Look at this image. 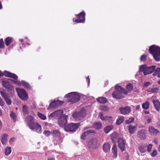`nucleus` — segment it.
I'll return each instance as SVG.
<instances>
[{
	"mask_svg": "<svg viewBox=\"0 0 160 160\" xmlns=\"http://www.w3.org/2000/svg\"><path fill=\"white\" fill-rule=\"evenodd\" d=\"M157 154V151L156 150H154L151 153V155L152 157H154L156 156Z\"/></svg>",
	"mask_w": 160,
	"mask_h": 160,
	"instance_id": "49",
	"label": "nucleus"
},
{
	"mask_svg": "<svg viewBox=\"0 0 160 160\" xmlns=\"http://www.w3.org/2000/svg\"><path fill=\"white\" fill-rule=\"evenodd\" d=\"M14 83V84H16L18 86H21V82H20L19 81H13Z\"/></svg>",
	"mask_w": 160,
	"mask_h": 160,
	"instance_id": "55",
	"label": "nucleus"
},
{
	"mask_svg": "<svg viewBox=\"0 0 160 160\" xmlns=\"http://www.w3.org/2000/svg\"><path fill=\"white\" fill-rule=\"evenodd\" d=\"M144 112L145 114H148L149 113V112L147 111H145Z\"/></svg>",
	"mask_w": 160,
	"mask_h": 160,
	"instance_id": "62",
	"label": "nucleus"
},
{
	"mask_svg": "<svg viewBox=\"0 0 160 160\" xmlns=\"http://www.w3.org/2000/svg\"><path fill=\"white\" fill-rule=\"evenodd\" d=\"M4 42L3 39H0V48H2L4 47Z\"/></svg>",
	"mask_w": 160,
	"mask_h": 160,
	"instance_id": "50",
	"label": "nucleus"
},
{
	"mask_svg": "<svg viewBox=\"0 0 160 160\" xmlns=\"http://www.w3.org/2000/svg\"><path fill=\"white\" fill-rule=\"evenodd\" d=\"M8 136V134L6 133H4L2 135L1 141L3 144L5 145L7 143Z\"/></svg>",
	"mask_w": 160,
	"mask_h": 160,
	"instance_id": "26",
	"label": "nucleus"
},
{
	"mask_svg": "<svg viewBox=\"0 0 160 160\" xmlns=\"http://www.w3.org/2000/svg\"><path fill=\"white\" fill-rule=\"evenodd\" d=\"M90 128L89 127H85L83 129V131L85 130H86L88 129L89 128Z\"/></svg>",
	"mask_w": 160,
	"mask_h": 160,
	"instance_id": "61",
	"label": "nucleus"
},
{
	"mask_svg": "<svg viewBox=\"0 0 160 160\" xmlns=\"http://www.w3.org/2000/svg\"><path fill=\"white\" fill-rule=\"evenodd\" d=\"M140 108V105H137L136 108V110H138Z\"/></svg>",
	"mask_w": 160,
	"mask_h": 160,
	"instance_id": "59",
	"label": "nucleus"
},
{
	"mask_svg": "<svg viewBox=\"0 0 160 160\" xmlns=\"http://www.w3.org/2000/svg\"><path fill=\"white\" fill-rule=\"evenodd\" d=\"M135 120V118L133 117L130 118L126 120V124H129L133 122Z\"/></svg>",
	"mask_w": 160,
	"mask_h": 160,
	"instance_id": "43",
	"label": "nucleus"
},
{
	"mask_svg": "<svg viewBox=\"0 0 160 160\" xmlns=\"http://www.w3.org/2000/svg\"><path fill=\"white\" fill-rule=\"evenodd\" d=\"M38 117L42 120H44L46 118V116L40 112H38Z\"/></svg>",
	"mask_w": 160,
	"mask_h": 160,
	"instance_id": "46",
	"label": "nucleus"
},
{
	"mask_svg": "<svg viewBox=\"0 0 160 160\" xmlns=\"http://www.w3.org/2000/svg\"><path fill=\"white\" fill-rule=\"evenodd\" d=\"M123 90L122 91V95L123 94L124 95H127L128 93V92L125 89L123 88Z\"/></svg>",
	"mask_w": 160,
	"mask_h": 160,
	"instance_id": "54",
	"label": "nucleus"
},
{
	"mask_svg": "<svg viewBox=\"0 0 160 160\" xmlns=\"http://www.w3.org/2000/svg\"><path fill=\"white\" fill-rule=\"evenodd\" d=\"M111 138L112 142L114 143L112 149V152L113 153L115 157L116 158L118 156V153L117 145L115 143L117 140L119 138V135L117 132H115L111 134Z\"/></svg>",
	"mask_w": 160,
	"mask_h": 160,
	"instance_id": "3",
	"label": "nucleus"
},
{
	"mask_svg": "<svg viewBox=\"0 0 160 160\" xmlns=\"http://www.w3.org/2000/svg\"><path fill=\"white\" fill-rule=\"evenodd\" d=\"M0 93L6 104L8 105H11L12 103V101L10 98L9 94L5 90L0 91Z\"/></svg>",
	"mask_w": 160,
	"mask_h": 160,
	"instance_id": "9",
	"label": "nucleus"
},
{
	"mask_svg": "<svg viewBox=\"0 0 160 160\" xmlns=\"http://www.w3.org/2000/svg\"><path fill=\"white\" fill-rule=\"evenodd\" d=\"M153 71H139L140 73L143 72L145 76L151 74Z\"/></svg>",
	"mask_w": 160,
	"mask_h": 160,
	"instance_id": "39",
	"label": "nucleus"
},
{
	"mask_svg": "<svg viewBox=\"0 0 160 160\" xmlns=\"http://www.w3.org/2000/svg\"><path fill=\"white\" fill-rule=\"evenodd\" d=\"M2 123L0 120V130H1L2 129Z\"/></svg>",
	"mask_w": 160,
	"mask_h": 160,
	"instance_id": "60",
	"label": "nucleus"
},
{
	"mask_svg": "<svg viewBox=\"0 0 160 160\" xmlns=\"http://www.w3.org/2000/svg\"><path fill=\"white\" fill-rule=\"evenodd\" d=\"M2 86L8 89L11 94L13 93L14 92V87L9 83L8 81L3 80L2 81Z\"/></svg>",
	"mask_w": 160,
	"mask_h": 160,
	"instance_id": "11",
	"label": "nucleus"
},
{
	"mask_svg": "<svg viewBox=\"0 0 160 160\" xmlns=\"http://www.w3.org/2000/svg\"><path fill=\"white\" fill-rule=\"evenodd\" d=\"M21 83L25 88H27L29 90L32 89V87L26 81L22 80L21 81Z\"/></svg>",
	"mask_w": 160,
	"mask_h": 160,
	"instance_id": "29",
	"label": "nucleus"
},
{
	"mask_svg": "<svg viewBox=\"0 0 160 160\" xmlns=\"http://www.w3.org/2000/svg\"><path fill=\"white\" fill-rule=\"evenodd\" d=\"M151 84V83L150 82H145L144 84V86L145 87H147Z\"/></svg>",
	"mask_w": 160,
	"mask_h": 160,
	"instance_id": "52",
	"label": "nucleus"
},
{
	"mask_svg": "<svg viewBox=\"0 0 160 160\" xmlns=\"http://www.w3.org/2000/svg\"><path fill=\"white\" fill-rule=\"evenodd\" d=\"M48 160H54V159L52 158L49 157L48 158Z\"/></svg>",
	"mask_w": 160,
	"mask_h": 160,
	"instance_id": "63",
	"label": "nucleus"
},
{
	"mask_svg": "<svg viewBox=\"0 0 160 160\" xmlns=\"http://www.w3.org/2000/svg\"><path fill=\"white\" fill-rule=\"evenodd\" d=\"M152 145L151 144H149L147 147V149L148 152H150L151 151Z\"/></svg>",
	"mask_w": 160,
	"mask_h": 160,
	"instance_id": "51",
	"label": "nucleus"
},
{
	"mask_svg": "<svg viewBox=\"0 0 160 160\" xmlns=\"http://www.w3.org/2000/svg\"><path fill=\"white\" fill-rule=\"evenodd\" d=\"M5 43L7 46H9L10 44L12 42V40L11 38L8 37L7 38L5 41Z\"/></svg>",
	"mask_w": 160,
	"mask_h": 160,
	"instance_id": "38",
	"label": "nucleus"
},
{
	"mask_svg": "<svg viewBox=\"0 0 160 160\" xmlns=\"http://www.w3.org/2000/svg\"><path fill=\"white\" fill-rule=\"evenodd\" d=\"M146 145L139 146L138 148V149L141 152L144 153L146 151Z\"/></svg>",
	"mask_w": 160,
	"mask_h": 160,
	"instance_id": "37",
	"label": "nucleus"
},
{
	"mask_svg": "<svg viewBox=\"0 0 160 160\" xmlns=\"http://www.w3.org/2000/svg\"><path fill=\"white\" fill-rule=\"evenodd\" d=\"M98 140L97 138H92L88 142V146L90 148L97 149L99 146Z\"/></svg>",
	"mask_w": 160,
	"mask_h": 160,
	"instance_id": "7",
	"label": "nucleus"
},
{
	"mask_svg": "<svg viewBox=\"0 0 160 160\" xmlns=\"http://www.w3.org/2000/svg\"><path fill=\"white\" fill-rule=\"evenodd\" d=\"M115 88L116 90L115 91L118 92H120L122 93V90H123V88L120 86L118 85H116L115 86Z\"/></svg>",
	"mask_w": 160,
	"mask_h": 160,
	"instance_id": "40",
	"label": "nucleus"
},
{
	"mask_svg": "<svg viewBox=\"0 0 160 160\" xmlns=\"http://www.w3.org/2000/svg\"><path fill=\"white\" fill-rule=\"evenodd\" d=\"M86 115V111L85 108H82L78 112H74L72 115L74 118L80 119L83 118Z\"/></svg>",
	"mask_w": 160,
	"mask_h": 160,
	"instance_id": "8",
	"label": "nucleus"
},
{
	"mask_svg": "<svg viewBox=\"0 0 160 160\" xmlns=\"http://www.w3.org/2000/svg\"><path fill=\"white\" fill-rule=\"evenodd\" d=\"M151 119L150 118H149L147 120L148 123H149L151 122Z\"/></svg>",
	"mask_w": 160,
	"mask_h": 160,
	"instance_id": "57",
	"label": "nucleus"
},
{
	"mask_svg": "<svg viewBox=\"0 0 160 160\" xmlns=\"http://www.w3.org/2000/svg\"><path fill=\"white\" fill-rule=\"evenodd\" d=\"M153 71L154 72L152 75L154 76H156L157 75H158V74H159V73L160 71Z\"/></svg>",
	"mask_w": 160,
	"mask_h": 160,
	"instance_id": "53",
	"label": "nucleus"
},
{
	"mask_svg": "<svg viewBox=\"0 0 160 160\" xmlns=\"http://www.w3.org/2000/svg\"><path fill=\"white\" fill-rule=\"evenodd\" d=\"M51 133L49 131H45L43 132V134L47 137L49 136Z\"/></svg>",
	"mask_w": 160,
	"mask_h": 160,
	"instance_id": "48",
	"label": "nucleus"
},
{
	"mask_svg": "<svg viewBox=\"0 0 160 160\" xmlns=\"http://www.w3.org/2000/svg\"><path fill=\"white\" fill-rule=\"evenodd\" d=\"M11 118L13 120L15 121L16 118V114L12 111L11 113L10 114Z\"/></svg>",
	"mask_w": 160,
	"mask_h": 160,
	"instance_id": "45",
	"label": "nucleus"
},
{
	"mask_svg": "<svg viewBox=\"0 0 160 160\" xmlns=\"http://www.w3.org/2000/svg\"><path fill=\"white\" fill-rule=\"evenodd\" d=\"M11 148L10 147H7L5 148V155L6 156H8L11 152Z\"/></svg>",
	"mask_w": 160,
	"mask_h": 160,
	"instance_id": "36",
	"label": "nucleus"
},
{
	"mask_svg": "<svg viewBox=\"0 0 160 160\" xmlns=\"http://www.w3.org/2000/svg\"><path fill=\"white\" fill-rule=\"evenodd\" d=\"M51 133L53 135V137H59L61 134L59 131L58 130H55L51 131Z\"/></svg>",
	"mask_w": 160,
	"mask_h": 160,
	"instance_id": "32",
	"label": "nucleus"
},
{
	"mask_svg": "<svg viewBox=\"0 0 160 160\" xmlns=\"http://www.w3.org/2000/svg\"><path fill=\"white\" fill-rule=\"evenodd\" d=\"M80 125V123H71L65 126L64 129L67 132H74L76 131Z\"/></svg>",
	"mask_w": 160,
	"mask_h": 160,
	"instance_id": "5",
	"label": "nucleus"
},
{
	"mask_svg": "<svg viewBox=\"0 0 160 160\" xmlns=\"http://www.w3.org/2000/svg\"><path fill=\"white\" fill-rule=\"evenodd\" d=\"M93 127L95 129L98 130L101 129L102 127V123L99 122H95L93 125Z\"/></svg>",
	"mask_w": 160,
	"mask_h": 160,
	"instance_id": "28",
	"label": "nucleus"
},
{
	"mask_svg": "<svg viewBox=\"0 0 160 160\" xmlns=\"http://www.w3.org/2000/svg\"><path fill=\"white\" fill-rule=\"evenodd\" d=\"M156 67V66L155 65L147 67L146 64H144L140 66L139 70H160V68H157L155 69Z\"/></svg>",
	"mask_w": 160,
	"mask_h": 160,
	"instance_id": "17",
	"label": "nucleus"
},
{
	"mask_svg": "<svg viewBox=\"0 0 160 160\" xmlns=\"http://www.w3.org/2000/svg\"><path fill=\"white\" fill-rule=\"evenodd\" d=\"M158 84H160V80L158 82Z\"/></svg>",
	"mask_w": 160,
	"mask_h": 160,
	"instance_id": "64",
	"label": "nucleus"
},
{
	"mask_svg": "<svg viewBox=\"0 0 160 160\" xmlns=\"http://www.w3.org/2000/svg\"><path fill=\"white\" fill-rule=\"evenodd\" d=\"M112 95L113 98L117 99H119L124 98V96L122 95L121 92L114 91L113 92Z\"/></svg>",
	"mask_w": 160,
	"mask_h": 160,
	"instance_id": "21",
	"label": "nucleus"
},
{
	"mask_svg": "<svg viewBox=\"0 0 160 160\" xmlns=\"http://www.w3.org/2000/svg\"><path fill=\"white\" fill-rule=\"evenodd\" d=\"M63 111L61 109L58 110L51 113L49 115V118H50L52 117L55 118H57L58 119V118L62 117V115H64L63 114Z\"/></svg>",
	"mask_w": 160,
	"mask_h": 160,
	"instance_id": "12",
	"label": "nucleus"
},
{
	"mask_svg": "<svg viewBox=\"0 0 160 160\" xmlns=\"http://www.w3.org/2000/svg\"><path fill=\"white\" fill-rule=\"evenodd\" d=\"M85 13L82 12L78 15V19H76L73 21L78 23L82 22L85 20Z\"/></svg>",
	"mask_w": 160,
	"mask_h": 160,
	"instance_id": "18",
	"label": "nucleus"
},
{
	"mask_svg": "<svg viewBox=\"0 0 160 160\" xmlns=\"http://www.w3.org/2000/svg\"><path fill=\"white\" fill-rule=\"evenodd\" d=\"M127 89L129 91H131L133 88V85L131 83H129L126 86Z\"/></svg>",
	"mask_w": 160,
	"mask_h": 160,
	"instance_id": "44",
	"label": "nucleus"
},
{
	"mask_svg": "<svg viewBox=\"0 0 160 160\" xmlns=\"http://www.w3.org/2000/svg\"><path fill=\"white\" fill-rule=\"evenodd\" d=\"M136 126H132V125H130L128 127V130L129 133L131 134H132L135 133L136 131Z\"/></svg>",
	"mask_w": 160,
	"mask_h": 160,
	"instance_id": "34",
	"label": "nucleus"
},
{
	"mask_svg": "<svg viewBox=\"0 0 160 160\" xmlns=\"http://www.w3.org/2000/svg\"><path fill=\"white\" fill-rule=\"evenodd\" d=\"M152 102L156 110L158 111H159L160 109V102L158 100H153Z\"/></svg>",
	"mask_w": 160,
	"mask_h": 160,
	"instance_id": "23",
	"label": "nucleus"
},
{
	"mask_svg": "<svg viewBox=\"0 0 160 160\" xmlns=\"http://www.w3.org/2000/svg\"><path fill=\"white\" fill-rule=\"evenodd\" d=\"M149 51L156 61H160V48L159 47L152 45L149 47Z\"/></svg>",
	"mask_w": 160,
	"mask_h": 160,
	"instance_id": "2",
	"label": "nucleus"
},
{
	"mask_svg": "<svg viewBox=\"0 0 160 160\" xmlns=\"http://www.w3.org/2000/svg\"><path fill=\"white\" fill-rule=\"evenodd\" d=\"M149 103L148 102H146L142 105V108L145 109H148L149 108Z\"/></svg>",
	"mask_w": 160,
	"mask_h": 160,
	"instance_id": "41",
	"label": "nucleus"
},
{
	"mask_svg": "<svg viewBox=\"0 0 160 160\" xmlns=\"http://www.w3.org/2000/svg\"><path fill=\"white\" fill-rule=\"evenodd\" d=\"M3 76L6 77L12 78L15 80L17 79L18 78V76L15 74L8 72L7 71H4L3 73L2 72V71H0V78Z\"/></svg>",
	"mask_w": 160,
	"mask_h": 160,
	"instance_id": "15",
	"label": "nucleus"
},
{
	"mask_svg": "<svg viewBox=\"0 0 160 160\" xmlns=\"http://www.w3.org/2000/svg\"><path fill=\"white\" fill-rule=\"evenodd\" d=\"M113 128V127L112 125H108L104 128L103 131L106 133H108Z\"/></svg>",
	"mask_w": 160,
	"mask_h": 160,
	"instance_id": "31",
	"label": "nucleus"
},
{
	"mask_svg": "<svg viewBox=\"0 0 160 160\" xmlns=\"http://www.w3.org/2000/svg\"><path fill=\"white\" fill-rule=\"evenodd\" d=\"M4 104H5V102L3 101V100H2L0 101V105L1 106H3Z\"/></svg>",
	"mask_w": 160,
	"mask_h": 160,
	"instance_id": "56",
	"label": "nucleus"
},
{
	"mask_svg": "<svg viewBox=\"0 0 160 160\" xmlns=\"http://www.w3.org/2000/svg\"><path fill=\"white\" fill-rule=\"evenodd\" d=\"M68 116L63 115L62 117L58 118V123L60 127H63L65 126V125L67 123V119Z\"/></svg>",
	"mask_w": 160,
	"mask_h": 160,
	"instance_id": "10",
	"label": "nucleus"
},
{
	"mask_svg": "<svg viewBox=\"0 0 160 160\" xmlns=\"http://www.w3.org/2000/svg\"><path fill=\"white\" fill-rule=\"evenodd\" d=\"M65 97L68 98V102L72 103H75L79 101L80 98V95L75 92L69 93L66 95Z\"/></svg>",
	"mask_w": 160,
	"mask_h": 160,
	"instance_id": "4",
	"label": "nucleus"
},
{
	"mask_svg": "<svg viewBox=\"0 0 160 160\" xmlns=\"http://www.w3.org/2000/svg\"><path fill=\"white\" fill-rule=\"evenodd\" d=\"M27 124L29 128L32 130L35 129L37 132H41V127L38 122H35L33 117L29 116L26 118Z\"/></svg>",
	"mask_w": 160,
	"mask_h": 160,
	"instance_id": "1",
	"label": "nucleus"
},
{
	"mask_svg": "<svg viewBox=\"0 0 160 160\" xmlns=\"http://www.w3.org/2000/svg\"><path fill=\"white\" fill-rule=\"evenodd\" d=\"M99 117L100 118L102 121H105L108 120L110 122H112V117H108V116H106L104 117L103 115V113L102 112H100L99 113Z\"/></svg>",
	"mask_w": 160,
	"mask_h": 160,
	"instance_id": "22",
	"label": "nucleus"
},
{
	"mask_svg": "<svg viewBox=\"0 0 160 160\" xmlns=\"http://www.w3.org/2000/svg\"><path fill=\"white\" fill-rule=\"evenodd\" d=\"M102 148L104 152H107L110 151V145L109 143L107 142L103 144Z\"/></svg>",
	"mask_w": 160,
	"mask_h": 160,
	"instance_id": "27",
	"label": "nucleus"
},
{
	"mask_svg": "<svg viewBox=\"0 0 160 160\" xmlns=\"http://www.w3.org/2000/svg\"><path fill=\"white\" fill-rule=\"evenodd\" d=\"M16 90L18 97L21 99L26 100L28 99V95L24 89L17 88H16Z\"/></svg>",
	"mask_w": 160,
	"mask_h": 160,
	"instance_id": "6",
	"label": "nucleus"
},
{
	"mask_svg": "<svg viewBox=\"0 0 160 160\" xmlns=\"http://www.w3.org/2000/svg\"><path fill=\"white\" fill-rule=\"evenodd\" d=\"M96 99L98 102L102 104L106 103L108 101L106 98L103 97H98Z\"/></svg>",
	"mask_w": 160,
	"mask_h": 160,
	"instance_id": "25",
	"label": "nucleus"
},
{
	"mask_svg": "<svg viewBox=\"0 0 160 160\" xmlns=\"http://www.w3.org/2000/svg\"><path fill=\"white\" fill-rule=\"evenodd\" d=\"M146 131L142 129L138 131L137 136L141 139L144 140L146 138Z\"/></svg>",
	"mask_w": 160,
	"mask_h": 160,
	"instance_id": "20",
	"label": "nucleus"
},
{
	"mask_svg": "<svg viewBox=\"0 0 160 160\" xmlns=\"http://www.w3.org/2000/svg\"><path fill=\"white\" fill-rule=\"evenodd\" d=\"M124 118L123 116H119L118 119L116 121V124L118 125H120L124 122Z\"/></svg>",
	"mask_w": 160,
	"mask_h": 160,
	"instance_id": "30",
	"label": "nucleus"
},
{
	"mask_svg": "<svg viewBox=\"0 0 160 160\" xmlns=\"http://www.w3.org/2000/svg\"><path fill=\"white\" fill-rule=\"evenodd\" d=\"M118 146L122 152H123L125 151V145L126 142L123 138H119L118 140Z\"/></svg>",
	"mask_w": 160,
	"mask_h": 160,
	"instance_id": "16",
	"label": "nucleus"
},
{
	"mask_svg": "<svg viewBox=\"0 0 160 160\" xmlns=\"http://www.w3.org/2000/svg\"><path fill=\"white\" fill-rule=\"evenodd\" d=\"M149 131L151 134L153 135H156L159 132V131L158 129L155 128L152 126L149 127Z\"/></svg>",
	"mask_w": 160,
	"mask_h": 160,
	"instance_id": "24",
	"label": "nucleus"
},
{
	"mask_svg": "<svg viewBox=\"0 0 160 160\" xmlns=\"http://www.w3.org/2000/svg\"><path fill=\"white\" fill-rule=\"evenodd\" d=\"M22 111L24 114H28L29 113L28 107L26 105H24L22 107Z\"/></svg>",
	"mask_w": 160,
	"mask_h": 160,
	"instance_id": "35",
	"label": "nucleus"
},
{
	"mask_svg": "<svg viewBox=\"0 0 160 160\" xmlns=\"http://www.w3.org/2000/svg\"><path fill=\"white\" fill-rule=\"evenodd\" d=\"M64 103V101H60L58 99L54 100L50 103L48 108L49 109L52 108H56L59 106H61Z\"/></svg>",
	"mask_w": 160,
	"mask_h": 160,
	"instance_id": "14",
	"label": "nucleus"
},
{
	"mask_svg": "<svg viewBox=\"0 0 160 160\" xmlns=\"http://www.w3.org/2000/svg\"><path fill=\"white\" fill-rule=\"evenodd\" d=\"M96 133L95 131L93 130L89 129L83 132L81 136V138L85 140L86 137L88 135H94Z\"/></svg>",
	"mask_w": 160,
	"mask_h": 160,
	"instance_id": "13",
	"label": "nucleus"
},
{
	"mask_svg": "<svg viewBox=\"0 0 160 160\" xmlns=\"http://www.w3.org/2000/svg\"><path fill=\"white\" fill-rule=\"evenodd\" d=\"M119 110L121 113L124 115L128 114L131 111V108L129 106L120 108Z\"/></svg>",
	"mask_w": 160,
	"mask_h": 160,
	"instance_id": "19",
	"label": "nucleus"
},
{
	"mask_svg": "<svg viewBox=\"0 0 160 160\" xmlns=\"http://www.w3.org/2000/svg\"><path fill=\"white\" fill-rule=\"evenodd\" d=\"M159 90V88H149L147 89V91L148 92H150L152 93H157Z\"/></svg>",
	"mask_w": 160,
	"mask_h": 160,
	"instance_id": "33",
	"label": "nucleus"
},
{
	"mask_svg": "<svg viewBox=\"0 0 160 160\" xmlns=\"http://www.w3.org/2000/svg\"><path fill=\"white\" fill-rule=\"evenodd\" d=\"M147 55L143 54L141 56L140 58V60L141 61H145L146 60V58Z\"/></svg>",
	"mask_w": 160,
	"mask_h": 160,
	"instance_id": "47",
	"label": "nucleus"
},
{
	"mask_svg": "<svg viewBox=\"0 0 160 160\" xmlns=\"http://www.w3.org/2000/svg\"><path fill=\"white\" fill-rule=\"evenodd\" d=\"M100 109L103 111H108L109 108L106 105H101L100 107Z\"/></svg>",
	"mask_w": 160,
	"mask_h": 160,
	"instance_id": "42",
	"label": "nucleus"
},
{
	"mask_svg": "<svg viewBox=\"0 0 160 160\" xmlns=\"http://www.w3.org/2000/svg\"><path fill=\"white\" fill-rule=\"evenodd\" d=\"M86 79L88 82V84L89 85V83H90V78H89V76L86 78Z\"/></svg>",
	"mask_w": 160,
	"mask_h": 160,
	"instance_id": "58",
	"label": "nucleus"
}]
</instances>
